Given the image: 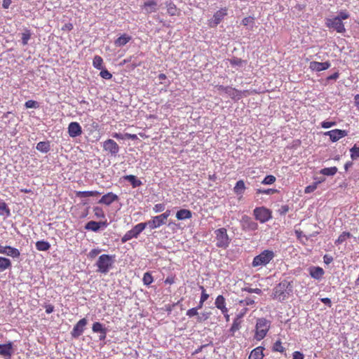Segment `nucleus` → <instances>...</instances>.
<instances>
[{"instance_id":"f257e3e1","label":"nucleus","mask_w":359,"mask_h":359,"mask_svg":"<svg viewBox=\"0 0 359 359\" xmlns=\"http://www.w3.org/2000/svg\"><path fill=\"white\" fill-rule=\"evenodd\" d=\"M292 282L283 280L273 287L271 297L274 300L283 302L292 294Z\"/></svg>"},{"instance_id":"f03ea898","label":"nucleus","mask_w":359,"mask_h":359,"mask_svg":"<svg viewBox=\"0 0 359 359\" xmlns=\"http://www.w3.org/2000/svg\"><path fill=\"white\" fill-rule=\"evenodd\" d=\"M271 325V320L265 318H258L255 326L254 339L261 341L266 337Z\"/></svg>"},{"instance_id":"7ed1b4c3","label":"nucleus","mask_w":359,"mask_h":359,"mask_svg":"<svg viewBox=\"0 0 359 359\" xmlns=\"http://www.w3.org/2000/svg\"><path fill=\"white\" fill-rule=\"evenodd\" d=\"M115 255H109L107 254L100 255L95 264L97 268V271L104 274L107 273L113 267Z\"/></svg>"},{"instance_id":"20e7f679","label":"nucleus","mask_w":359,"mask_h":359,"mask_svg":"<svg viewBox=\"0 0 359 359\" xmlns=\"http://www.w3.org/2000/svg\"><path fill=\"white\" fill-rule=\"evenodd\" d=\"M216 246L219 248L226 249L231 241L228 235L227 230L224 227L217 229L215 231Z\"/></svg>"},{"instance_id":"39448f33","label":"nucleus","mask_w":359,"mask_h":359,"mask_svg":"<svg viewBox=\"0 0 359 359\" xmlns=\"http://www.w3.org/2000/svg\"><path fill=\"white\" fill-rule=\"evenodd\" d=\"M274 257L275 254L272 250H265L254 257L252 266L253 267L266 266L274 258Z\"/></svg>"},{"instance_id":"423d86ee","label":"nucleus","mask_w":359,"mask_h":359,"mask_svg":"<svg viewBox=\"0 0 359 359\" xmlns=\"http://www.w3.org/2000/svg\"><path fill=\"white\" fill-rule=\"evenodd\" d=\"M217 88L219 91L224 92L228 94L229 96L235 100H239L243 97H247L250 95L249 90H238L230 86H217Z\"/></svg>"},{"instance_id":"0eeeda50","label":"nucleus","mask_w":359,"mask_h":359,"mask_svg":"<svg viewBox=\"0 0 359 359\" xmlns=\"http://www.w3.org/2000/svg\"><path fill=\"white\" fill-rule=\"evenodd\" d=\"M145 223L141 222L133 227L130 230L128 231L121 238L123 243L131 240L133 238H137L138 236L145 229Z\"/></svg>"},{"instance_id":"6e6552de","label":"nucleus","mask_w":359,"mask_h":359,"mask_svg":"<svg viewBox=\"0 0 359 359\" xmlns=\"http://www.w3.org/2000/svg\"><path fill=\"white\" fill-rule=\"evenodd\" d=\"M255 218L261 223H265L272 218V212L266 207H257L253 210Z\"/></svg>"},{"instance_id":"1a4fd4ad","label":"nucleus","mask_w":359,"mask_h":359,"mask_svg":"<svg viewBox=\"0 0 359 359\" xmlns=\"http://www.w3.org/2000/svg\"><path fill=\"white\" fill-rule=\"evenodd\" d=\"M325 25L330 29H333L338 33H344L346 32L344 25L342 21L340 20V18H327L325 21Z\"/></svg>"},{"instance_id":"9d476101","label":"nucleus","mask_w":359,"mask_h":359,"mask_svg":"<svg viewBox=\"0 0 359 359\" xmlns=\"http://www.w3.org/2000/svg\"><path fill=\"white\" fill-rule=\"evenodd\" d=\"M241 226L245 231H253L258 229V224L248 215H243L241 219Z\"/></svg>"},{"instance_id":"9b49d317","label":"nucleus","mask_w":359,"mask_h":359,"mask_svg":"<svg viewBox=\"0 0 359 359\" xmlns=\"http://www.w3.org/2000/svg\"><path fill=\"white\" fill-rule=\"evenodd\" d=\"M227 15V9L226 8H221L217 11L212 19L208 20V25L210 27H215L219 25Z\"/></svg>"},{"instance_id":"f8f14e48","label":"nucleus","mask_w":359,"mask_h":359,"mask_svg":"<svg viewBox=\"0 0 359 359\" xmlns=\"http://www.w3.org/2000/svg\"><path fill=\"white\" fill-rule=\"evenodd\" d=\"M103 149L111 156H116L119 151V146L114 140L108 139L103 142Z\"/></svg>"},{"instance_id":"ddd939ff","label":"nucleus","mask_w":359,"mask_h":359,"mask_svg":"<svg viewBox=\"0 0 359 359\" xmlns=\"http://www.w3.org/2000/svg\"><path fill=\"white\" fill-rule=\"evenodd\" d=\"M87 323L88 321L85 318L79 320L71 332L72 337L75 339L79 337L83 334Z\"/></svg>"},{"instance_id":"4468645a","label":"nucleus","mask_w":359,"mask_h":359,"mask_svg":"<svg viewBox=\"0 0 359 359\" xmlns=\"http://www.w3.org/2000/svg\"><path fill=\"white\" fill-rule=\"evenodd\" d=\"M0 254L6 255L12 258H19L20 252L18 249L10 245H2L0 244Z\"/></svg>"},{"instance_id":"2eb2a0df","label":"nucleus","mask_w":359,"mask_h":359,"mask_svg":"<svg viewBox=\"0 0 359 359\" xmlns=\"http://www.w3.org/2000/svg\"><path fill=\"white\" fill-rule=\"evenodd\" d=\"M325 135L329 136L331 141L334 142L340 140L341 138L346 137L348 135V132L345 130L334 129L330 131H327Z\"/></svg>"},{"instance_id":"dca6fc26","label":"nucleus","mask_w":359,"mask_h":359,"mask_svg":"<svg viewBox=\"0 0 359 359\" xmlns=\"http://www.w3.org/2000/svg\"><path fill=\"white\" fill-rule=\"evenodd\" d=\"M13 353V343L0 344V355L5 359H11Z\"/></svg>"},{"instance_id":"f3484780","label":"nucleus","mask_w":359,"mask_h":359,"mask_svg":"<svg viewBox=\"0 0 359 359\" xmlns=\"http://www.w3.org/2000/svg\"><path fill=\"white\" fill-rule=\"evenodd\" d=\"M68 133L71 137H76L82 134V128L79 123L71 122L68 126Z\"/></svg>"},{"instance_id":"a211bd4d","label":"nucleus","mask_w":359,"mask_h":359,"mask_svg":"<svg viewBox=\"0 0 359 359\" xmlns=\"http://www.w3.org/2000/svg\"><path fill=\"white\" fill-rule=\"evenodd\" d=\"M118 197L116 194H114L113 192H109L102 196V198L99 200L98 203L104 204L106 205H110L114 201H118Z\"/></svg>"},{"instance_id":"6ab92c4d","label":"nucleus","mask_w":359,"mask_h":359,"mask_svg":"<svg viewBox=\"0 0 359 359\" xmlns=\"http://www.w3.org/2000/svg\"><path fill=\"white\" fill-rule=\"evenodd\" d=\"M146 227L149 226L151 229H154L160 227L163 224H165V221H163L160 215L152 217L150 220L147 222H144Z\"/></svg>"},{"instance_id":"aec40b11","label":"nucleus","mask_w":359,"mask_h":359,"mask_svg":"<svg viewBox=\"0 0 359 359\" xmlns=\"http://www.w3.org/2000/svg\"><path fill=\"white\" fill-rule=\"evenodd\" d=\"M330 67V62H319L313 61L310 62L309 68L312 71L320 72L327 69Z\"/></svg>"},{"instance_id":"412c9836","label":"nucleus","mask_w":359,"mask_h":359,"mask_svg":"<svg viewBox=\"0 0 359 359\" xmlns=\"http://www.w3.org/2000/svg\"><path fill=\"white\" fill-rule=\"evenodd\" d=\"M107 223L106 220L104 222H95V221H90L86 224L85 229L86 230H90V231L97 232L100 230V229L102 226H107Z\"/></svg>"},{"instance_id":"4be33fe9","label":"nucleus","mask_w":359,"mask_h":359,"mask_svg":"<svg viewBox=\"0 0 359 359\" xmlns=\"http://www.w3.org/2000/svg\"><path fill=\"white\" fill-rule=\"evenodd\" d=\"M215 304V306L221 311L222 314H226V312H229V310L226 306L225 298L223 295H218L217 297Z\"/></svg>"},{"instance_id":"5701e85b","label":"nucleus","mask_w":359,"mask_h":359,"mask_svg":"<svg viewBox=\"0 0 359 359\" xmlns=\"http://www.w3.org/2000/svg\"><path fill=\"white\" fill-rule=\"evenodd\" d=\"M142 8H144L148 14L154 13L158 10L157 2L155 0H148L144 3Z\"/></svg>"},{"instance_id":"b1692460","label":"nucleus","mask_w":359,"mask_h":359,"mask_svg":"<svg viewBox=\"0 0 359 359\" xmlns=\"http://www.w3.org/2000/svg\"><path fill=\"white\" fill-rule=\"evenodd\" d=\"M309 273L311 276L316 280H319L324 274V270L319 266H313L310 268Z\"/></svg>"},{"instance_id":"393cba45","label":"nucleus","mask_w":359,"mask_h":359,"mask_svg":"<svg viewBox=\"0 0 359 359\" xmlns=\"http://www.w3.org/2000/svg\"><path fill=\"white\" fill-rule=\"evenodd\" d=\"M264 347L262 346H257V348H254L249 357H248V359H263L264 358V353H263V351H264Z\"/></svg>"},{"instance_id":"a878e982","label":"nucleus","mask_w":359,"mask_h":359,"mask_svg":"<svg viewBox=\"0 0 359 359\" xmlns=\"http://www.w3.org/2000/svg\"><path fill=\"white\" fill-rule=\"evenodd\" d=\"M192 217L191 210L187 209H181L176 213V217L178 220L190 219Z\"/></svg>"},{"instance_id":"bb28decb","label":"nucleus","mask_w":359,"mask_h":359,"mask_svg":"<svg viewBox=\"0 0 359 359\" xmlns=\"http://www.w3.org/2000/svg\"><path fill=\"white\" fill-rule=\"evenodd\" d=\"M130 40H131L130 36H129L126 34H123V35H121V36H119L118 38H117L115 40L114 44L116 46H123L126 45L127 43H128Z\"/></svg>"},{"instance_id":"cd10ccee","label":"nucleus","mask_w":359,"mask_h":359,"mask_svg":"<svg viewBox=\"0 0 359 359\" xmlns=\"http://www.w3.org/2000/svg\"><path fill=\"white\" fill-rule=\"evenodd\" d=\"M123 178L126 180L130 182V184L133 188L138 187L142 184V182L140 180H138L135 175H126L123 177Z\"/></svg>"},{"instance_id":"c85d7f7f","label":"nucleus","mask_w":359,"mask_h":359,"mask_svg":"<svg viewBox=\"0 0 359 359\" xmlns=\"http://www.w3.org/2000/svg\"><path fill=\"white\" fill-rule=\"evenodd\" d=\"M11 261L6 257H0V272L4 271L6 269L11 268Z\"/></svg>"},{"instance_id":"c756f323","label":"nucleus","mask_w":359,"mask_h":359,"mask_svg":"<svg viewBox=\"0 0 359 359\" xmlns=\"http://www.w3.org/2000/svg\"><path fill=\"white\" fill-rule=\"evenodd\" d=\"M101 194L100 192L97 191H76V196L80 198H86L90 196H97Z\"/></svg>"},{"instance_id":"7c9ffc66","label":"nucleus","mask_w":359,"mask_h":359,"mask_svg":"<svg viewBox=\"0 0 359 359\" xmlns=\"http://www.w3.org/2000/svg\"><path fill=\"white\" fill-rule=\"evenodd\" d=\"M112 137L117 140H123L125 138L130 139L133 140H137V135L130 133H125L124 135H123L121 133H114L112 134Z\"/></svg>"},{"instance_id":"2f4dec72","label":"nucleus","mask_w":359,"mask_h":359,"mask_svg":"<svg viewBox=\"0 0 359 359\" xmlns=\"http://www.w3.org/2000/svg\"><path fill=\"white\" fill-rule=\"evenodd\" d=\"M245 189L246 187L244 181L243 180H240L236 182L233 188V191L237 195L243 194Z\"/></svg>"},{"instance_id":"473e14b6","label":"nucleus","mask_w":359,"mask_h":359,"mask_svg":"<svg viewBox=\"0 0 359 359\" xmlns=\"http://www.w3.org/2000/svg\"><path fill=\"white\" fill-rule=\"evenodd\" d=\"M36 248L39 251H47L50 249V245L45 241H39L36 243Z\"/></svg>"},{"instance_id":"72a5a7b5","label":"nucleus","mask_w":359,"mask_h":359,"mask_svg":"<svg viewBox=\"0 0 359 359\" xmlns=\"http://www.w3.org/2000/svg\"><path fill=\"white\" fill-rule=\"evenodd\" d=\"M166 8H167L168 13L170 15L174 16V15H177L179 14L177 6H175V4L174 3H172V2L167 3Z\"/></svg>"},{"instance_id":"f704fd0d","label":"nucleus","mask_w":359,"mask_h":359,"mask_svg":"<svg viewBox=\"0 0 359 359\" xmlns=\"http://www.w3.org/2000/svg\"><path fill=\"white\" fill-rule=\"evenodd\" d=\"M103 59L100 55H95L93 60V65L97 69H102L103 68Z\"/></svg>"},{"instance_id":"c9c22d12","label":"nucleus","mask_w":359,"mask_h":359,"mask_svg":"<svg viewBox=\"0 0 359 359\" xmlns=\"http://www.w3.org/2000/svg\"><path fill=\"white\" fill-rule=\"evenodd\" d=\"M338 171V169L337 167H330V168H325L322 169L320 172L322 175H327V176H333Z\"/></svg>"},{"instance_id":"e433bc0d","label":"nucleus","mask_w":359,"mask_h":359,"mask_svg":"<svg viewBox=\"0 0 359 359\" xmlns=\"http://www.w3.org/2000/svg\"><path fill=\"white\" fill-rule=\"evenodd\" d=\"M107 328L100 322H95L93 324L92 330L95 333L104 332Z\"/></svg>"},{"instance_id":"4c0bfd02","label":"nucleus","mask_w":359,"mask_h":359,"mask_svg":"<svg viewBox=\"0 0 359 359\" xmlns=\"http://www.w3.org/2000/svg\"><path fill=\"white\" fill-rule=\"evenodd\" d=\"M351 237V234L349 232L344 231L342 233L339 235L338 238L335 241L336 245L341 244L346 239Z\"/></svg>"},{"instance_id":"58836bf2","label":"nucleus","mask_w":359,"mask_h":359,"mask_svg":"<svg viewBox=\"0 0 359 359\" xmlns=\"http://www.w3.org/2000/svg\"><path fill=\"white\" fill-rule=\"evenodd\" d=\"M93 213L96 218H97V219L105 218V214L102 208H100L99 206H95L93 208Z\"/></svg>"},{"instance_id":"ea45409f","label":"nucleus","mask_w":359,"mask_h":359,"mask_svg":"<svg viewBox=\"0 0 359 359\" xmlns=\"http://www.w3.org/2000/svg\"><path fill=\"white\" fill-rule=\"evenodd\" d=\"M0 215H10V209L4 201H0Z\"/></svg>"},{"instance_id":"a19ab883","label":"nucleus","mask_w":359,"mask_h":359,"mask_svg":"<svg viewBox=\"0 0 359 359\" xmlns=\"http://www.w3.org/2000/svg\"><path fill=\"white\" fill-rule=\"evenodd\" d=\"M36 149L42 152H48L50 149L49 144L46 142H40L36 144Z\"/></svg>"},{"instance_id":"79ce46f5","label":"nucleus","mask_w":359,"mask_h":359,"mask_svg":"<svg viewBox=\"0 0 359 359\" xmlns=\"http://www.w3.org/2000/svg\"><path fill=\"white\" fill-rule=\"evenodd\" d=\"M241 320L238 318H236L230 328V332H231V334L233 335L234 333L238 331L241 328Z\"/></svg>"},{"instance_id":"37998d69","label":"nucleus","mask_w":359,"mask_h":359,"mask_svg":"<svg viewBox=\"0 0 359 359\" xmlns=\"http://www.w3.org/2000/svg\"><path fill=\"white\" fill-rule=\"evenodd\" d=\"M273 351L274 352H280L283 353L285 351V348L283 346L281 341L277 340L273 345L272 348Z\"/></svg>"},{"instance_id":"c03bdc74","label":"nucleus","mask_w":359,"mask_h":359,"mask_svg":"<svg viewBox=\"0 0 359 359\" xmlns=\"http://www.w3.org/2000/svg\"><path fill=\"white\" fill-rule=\"evenodd\" d=\"M142 281L144 285H149L154 281L153 276L150 272H146L144 273Z\"/></svg>"},{"instance_id":"a18cd8bd","label":"nucleus","mask_w":359,"mask_h":359,"mask_svg":"<svg viewBox=\"0 0 359 359\" xmlns=\"http://www.w3.org/2000/svg\"><path fill=\"white\" fill-rule=\"evenodd\" d=\"M278 191L275 189H257L256 190L257 194H267V195H271L278 193Z\"/></svg>"},{"instance_id":"49530a36","label":"nucleus","mask_w":359,"mask_h":359,"mask_svg":"<svg viewBox=\"0 0 359 359\" xmlns=\"http://www.w3.org/2000/svg\"><path fill=\"white\" fill-rule=\"evenodd\" d=\"M351 158L353 160L357 159L359 158V146L358 147L355 144L351 149Z\"/></svg>"},{"instance_id":"de8ad7c7","label":"nucleus","mask_w":359,"mask_h":359,"mask_svg":"<svg viewBox=\"0 0 359 359\" xmlns=\"http://www.w3.org/2000/svg\"><path fill=\"white\" fill-rule=\"evenodd\" d=\"M229 62L232 66H242L246 63V61L234 57L229 60Z\"/></svg>"},{"instance_id":"09e8293b","label":"nucleus","mask_w":359,"mask_h":359,"mask_svg":"<svg viewBox=\"0 0 359 359\" xmlns=\"http://www.w3.org/2000/svg\"><path fill=\"white\" fill-rule=\"evenodd\" d=\"M25 106L27 109L34 108L37 109L39 107V104L38 102L32 100H29L25 103Z\"/></svg>"},{"instance_id":"8fccbe9b","label":"nucleus","mask_w":359,"mask_h":359,"mask_svg":"<svg viewBox=\"0 0 359 359\" xmlns=\"http://www.w3.org/2000/svg\"><path fill=\"white\" fill-rule=\"evenodd\" d=\"M319 183L320 182H315L313 184L306 187L304 189L305 194H310L313 192L317 189Z\"/></svg>"},{"instance_id":"3c124183","label":"nucleus","mask_w":359,"mask_h":359,"mask_svg":"<svg viewBox=\"0 0 359 359\" xmlns=\"http://www.w3.org/2000/svg\"><path fill=\"white\" fill-rule=\"evenodd\" d=\"M276 180V178L271 175H266L262 180V184H272Z\"/></svg>"},{"instance_id":"603ef678","label":"nucleus","mask_w":359,"mask_h":359,"mask_svg":"<svg viewBox=\"0 0 359 359\" xmlns=\"http://www.w3.org/2000/svg\"><path fill=\"white\" fill-rule=\"evenodd\" d=\"M100 76L104 79L109 80L112 78V74L104 67L100 69Z\"/></svg>"},{"instance_id":"864d4df0","label":"nucleus","mask_w":359,"mask_h":359,"mask_svg":"<svg viewBox=\"0 0 359 359\" xmlns=\"http://www.w3.org/2000/svg\"><path fill=\"white\" fill-rule=\"evenodd\" d=\"M242 291H245V292H247L248 293H255V294H262V291L259 288H251V287H246L242 288Z\"/></svg>"},{"instance_id":"5fc2aeb1","label":"nucleus","mask_w":359,"mask_h":359,"mask_svg":"<svg viewBox=\"0 0 359 359\" xmlns=\"http://www.w3.org/2000/svg\"><path fill=\"white\" fill-rule=\"evenodd\" d=\"M31 37V34L29 30H27L25 32L22 34V43L25 46L27 44L28 41Z\"/></svg>"},{"instance_id":"6e6d98bb","label":"nucleus","mask_w":359,"mask_h":359,"mask_svg":"<svg viewBox=\"0 0 359 359\" xmlns=\"http://www.w3.org/2000/svg\"><path fill=\"white\" fill-rule=\"evenodd\" d=\"M101 249L94 248L89 252L88 257L90 259H94L101 252Z\"/></svg>"},{"instance_id":"4d7b16f0","label":"nucleus","mask_w":359,"mask_h":359,"mask_svg":"<svg viewBox=\"0 0 359 359\" xmlns=\"http://www.w3.org/2000/svg\"><path fill=\"white\" fill-rule=\"evenodd\" d=\"M165 208L163 203H157L153 207V211L156 213L163 212Z\"/></svg>"},{"instance_id":"13d9d810","label":"nucleus","mask_w":359,"mask_h":359,"mask_svg":"<svg viewBox=\"0 0 359 359\" xmlns=\"http://www.w3.org/2000/svg\"><path fill=\"white\" fill-rule=\"evenodd\" d=\"M240 304L244 306H251L255 304V301L250 297H246L245 299H242L239 302Z\"/></svg>"},{"instance_id":"bf43d9fd","label":"nucleus","mask_w":359,"mask_h":359,"mask_svg":"<svg viewBox=\"0 0 359 359\" xmlns=\"http://www.w3.org/2000/svg\"><path fill=\"white\" fill-rule=\"evenodd\" d=\"M200 289L201 290V296L200 301H201L202 302H205L209 298V294L206 293L205 289L204 288L203 286H200Z\"/></svg>"},{"instance_id":"052dcab7","label":"nucleus","mask_w":359,"mask_h":359,"mask_svg":"<svg viewBox=\"0 0 359 359\" xmlns=\"http://www.w3.org/2000/svg\"><path fill=\"white\" fill-rule=\"evenodd\" d=\"M187 316H189V318H191L193 316H198V309H196V308H192V309H189L187 311Z\"/></svg>"},{"instance_id":"680f3d73","label":"nucleus","mask_w":359,"mask_h":359,"mask_svg":"<svg viewBox=\"0 0 359 359\" xmlns=\"http://www.w3.org/2000/svg\"><path fill=\"white\" fill-rule=\"evenodd\" d=\"M336 125V122L334 121H323L321 123V126L323 128H329Z\"/></svg>"},{"instance_id":"e2e57ef3","label":"nucleus","mask_w":359,"mask_h":359,"mask_svg":"<svg viewBox=\"0 0 359 359\" xmlns=\"http://www.w3.org/2000/svg\"><path fill=\"white\" fill-rule=\"evenodd\" d=\"M337 18H340V20H346L349 18V14L346 11H340Z\"/></svg>"},{"instance_id":"0e129e2a","label":"nucleus","mask_w":359,"mask_h":359,"mask_svg":"<svg viewBox=\"0 0 359 359\" xmlns=\"http://www.w3.org/2000/svg\"><path fill=\"white\" fill-rule=\"evenodd\" d=\"M208 318V315L207 313H202L201 316H197V323H202L206 320Z\"/></svg>"},{"instance_id":"69168bd1","label":"nucleus","mask_w":359,"mask_h":359,"mask_svg":"<svg viewBox=\"0 0 359 359\" xmlns=\"http://www.w3.org/2000/svg\"><path fill=\"white\" fill-rule=\"evenodd\" d=\"M304 355L300 351H294L292 354V359H304Z\"/></svg>"},{"instance_id":"338daca9","label":"nucleus","mask_w":359,"mask_h":359,"mask_svg":"<svg viewBox=\"0 0 359 359\" xmlns=\"http://www.w3.org/2000/svg\"><path fill=\"white\" fill-rule=\"evenodd\" d=\"M175 276H170L166 278L164 283L165 284L172 285L175 283Z\"/></svg>"},{"instance_id":"774afa93","label":"nucleus","mask_w":359,"mask_h":359,"mask_svg":"<svg viewBox=\"0 0 359 359\" xmlns=\"http://www.w3.org/2000/svg\"><path fill=\"white\" fill-rule=\"evenodd\" d=\"M73 25L70 22H68V23H66L62 27V30L63 31H71L73 29Z\"/></svg>"}]
</instances>
